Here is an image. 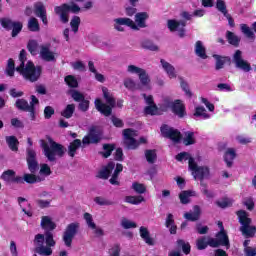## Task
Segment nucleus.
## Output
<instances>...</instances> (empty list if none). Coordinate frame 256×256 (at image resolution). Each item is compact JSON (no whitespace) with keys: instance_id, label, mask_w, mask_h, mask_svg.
<instances>
[{"instance_id":"obj_1","label":"nucleus","mask_w":256,"mask_h":256,"mask_svg":"<svg viewBox=\"0 0 256 256\" xmlns=\"http://www.w3.org/2000/svg\"><path fill=\"white\" fill-rule=\"evenodd\" d=\"M41 227L44 229V234H36L34 238L35 253L41 256L53 255V249L57 242L53 238V231L57 229V224L49 218V216H43L41 220Z\"/></svg>"},{"instance_id":"obj_2","label":"nucleus","mask_w":256,"mask_h":256,"mask_svg":"<svg viewBox=\"0 0 256 256\" xmlns=\"http://www.w3.org/2000/svg\"><path fill=\"white\" fill-rule=\"evenodd\" d=\"M20 65L16 67L17 73L24 77L26 81H30V83H35L39 81L41 77V73H43V67L35 66L33 61L29 60L26 65L25 61H27V51L22 49L19 54Z\"/></svg>"},{"instance_id":"obj_3","label":"nucleus","mask_w":256,"mask_h":256,"mask_svg":"<svg viewBox=\"0 0 256 256\" xmlns=\"http://www.w3.org/2000/svg\"><path fill=\"white\" fill-rule=\"evenodd\" d=\"M50 143H47L44 139L40 140V147L42 148L43 154L50 161V163H55L57 161V157H64L65 151L67 149L60 143L55 142L52 138H48ZM57 155V157H56Z\"/></svg>"},{"instance_id":"obj_4","label":"nucleus","mask_w":256,"mask_h":256,"mask_svg":"<svg viewBox=\"0 0 256 256\" xmlns=\"http://www.w3.org/2000/svg\"><path fill=\"white\" fill-rule=\"evenodd\" d=\"M102 93L106 103L101 98H96L94 101L95 109L104 117H111L113 115V108L117 105V100H115V97H113V94L109 92L107 87L102 88Z\"/></svg>"},{"instance_id":"obj_5","label":"nucleus","mask_w":256,"mask_h":256,"mask_svg":"<svg viewBox=\"0 0 256 256\" xmlns=\"http://www.w3.org/2000/svg\"><path fill=\"white\" fill-rule=\"evenodd\" d=\"M26 162L28 169L31 174H24V182L29 185H34V183H41L43 179L33 173H37L39 169V162L37 161V152L32 148L26 149Z\"/></svg>"},{"instance_id":"obj_6","label":"nucleus","mask_w":256,"mask_h":256,"mask_svg":"<svg viewBox=\"0 0 256 256\" xmlns=\"http://www.w3.org/2000/svg\"><path fill=\"white\" fill-rule=\"evenodd\" d=\"M149 19V14L147 12H139L135 15V22L130 18H117L115 19V23L118 25H126V27H130V29H133L134 31H139L140 29H145L147 27V24L145 23Z\"/></svg>"},{"instance_id":"obj_7","label":"nucleus","mask_w":256,"mask_h":256,"mask_svg":"<svg viewBox=\"0 0 256 256\" xmlns=\"http://www.w3.org/2000/svg\"><path fill=\"white\" fill-rule=\"evenodd\" d=\"M69 11H71L72 13H79V11H81V8L75 3H72V5L64 3L54 8V13H56V15H59L61 23L64 24L69 23Z\"/></svg>"},{"instance_id":"obj_8","label":"nucleus","mask_w":256,"mask_h":256,"mask_svg":"<svg viewBox=\"0 0 256 256\" xmlns=\"http://www.w3.org/2000/svg\"><path fill=\"white\" fill-rule=\"evenodd\" d=\"M189 169L192 171V175L194 179H199V181H203L204 179H208L211 175V170L208 166H198L197 162H195L194 158L189 159Z\"/></svg>"},{"instance_id":"obj_9","label":"nucleus","mask_w":256,"mask_h":256,"mask_svg":"<svg viewBox=\"0 0 256 256\" xmlns=\"http://www.w3.org/2000/svg\"><path fill=\"white\" fill-rule=\"evenodd\" d=\"M101 139H103V131L97 128V126H92L88 131V135L83 137L82 144L97 145L98 143H101Z\"/></svg>"},{"instance_id":"obj_10","label":"nucleus","mask_w":256,"mask_h":256,"mask_svg":"<svg viewBox=\"0 0 256 256\" xmlns=\"http://www.w3.org/2000/svg\"><path fill=\"white\" fill-rule=\"evenodd\" d=\"M160 132L162 137H165V139H170L173 141V143H180L181 139H183V134H181V131L173 127H169L167 124H163L160 127Z\"/></svg>"},{"instance_id":"obj_11","label":"nucleus","mask_w":256,"mask_h":256,"mask_svg":"<svg viewBox=\"0 0 256 256\" xmlns=\"http://www.w3.org/2000/svg\"><path fill=\"white\" fill-rule=\"evenodd\" d=\"M79 227L78 222H73L67 225L62 236L63 242L67 247L73 245V239H75V235L79 233Z\"/></svg>"},{"instance_id":"obj_12","label":"nucleus","mask_w":256,"mask_h":256,"mask_svg":"<svg viewBox=\"0 0 256 256\" xmlns=\"http://www.w3.org/2000/svg\"><path fill=\"white\" fill-rule=\"evenodd\" d=\"M215 237L216 238L210 237V245H213V249H217L219 247H226V249H229V247H231L227 231H219L216 233Z\"/></svg>"},{"instance_id":"obj_13","label":"nucleus","mask_w":256,"mask_h":256,"mask_svg":"<svg viewBox=\"0 0 256 256\" xmlns=\"http://www.w3.org/2000/svg\"><path fill=\"white\" fill-rule=\"evenodd\" d=\"M167 27L171 33L178 31V36L183 39L185 37V27H187V21L170 19L167 21Z\"/></svg>"},{"instance_id":"obj_14","label":"nucleus","mask_w":256,"mask_h":256,"mask_svg":"<svg viewBox=\"0 0 256 256\" xmlns=\"http://www.w3.org/2000/svg\"><path fill=\"white\" fill-rule=\"evenodd\" d=\"M128 73H134L138 75L141 85L143 87L149 86V83H151V78H149V74H147V71L143 68L137 67L135 65H129L127 68Z\"/></svg>"},{"instance_id":"obj_15","label":"nucleus","mask_w":256,"mask_h":256,"mask_svg":"<svg viewBox=\"0 0 256 256\" xmlns=\"http://www.w3.org/2000/svg\"><path fill=\"white\" fill-rule=\"evenodd\" d=\"M233 62L237 69H241L244 73H249L253 68L247 60H243V52L241 50H236L233 55Z\"/></svg>"},{"instance_id":"obj_16","label":"nucleus","mask_w":256,"mask_h":256,"mask_svg":"<svg viewBox=\"0 0 256 256\" xmlns=\"http://www.w3.org/2000/svg\"><path fill=\"white\" fill-rule=\"evenodd\" d=\"M124 145L127 149L135 150L139 147V142L134 138L135 130L128 128L123 130Z\"/></svg>"},{"instance_id":"obj_17","label":"nucleus","mask_w":256,"mask_h":256,"mask_svg":"<svg viewBox=\"0 0 256 256\" xmlns=\"http://www.w3.org/2000/svg\"><path fill=\"white\" fill-rule=\"evenodd\" d=\"M33 13L38 19H41L43 25H49V19H47V7L43 2L34 3Z\"/></svg>"},{"instance_id":"obj_18","label":"nucleus","mask_w":256,"mask_h":256,"mask_svg":"<svg viewBox=\"0 0 256 256\" xmlns=\"http://www.w3.org/2000/svg\"><path fill=\"white\" fill-rule=\"evenodd\" d=\"M84 219L89 229H92V231H94V235H96V237H103V235H105V231H103L102 228L97 227V224L93 222V216L90 213H84Z\"/></svg>"},{"instance_id":"obj_19","label":"nucleus","mask_w":256,"mask_h":256,"mask_svg":"<svg viewBox=\"0 0 256 256\" xmlns=\"http://www.w3.org/2000/svg\"><path fill=\"white\" fill-rule=\"evenodd\" d=\"M115 167H117V165H115V162L110 161L107 163L106 166H104L96 175V177L98 179H104L107 180L109 179V177H111V173H113V170H115Z\"/></svg>"},{"instance_id":"obj_20","label":"nucleus","mask_w":256,"mask_h":256,"mask_svg":"<svg viewBox=\"0 0 256 256\" xmlns=\"http://www.w3.org/2000/svg\"><path fill=\"white\" fill-rule=\"evenodd\" d=\"M172 109V113H174V115H176V117H179V119H183V117H185V115H187L186 112V108H185V104L181 103V100H175L172 103L171 106Z\"/></svg>"},{"instance_id":"obj_21","label":"nucleus","mask_w":256,"mask_h":256,"mask_svg":"<svg viewBox=\"0 0 256 256\" xmlns=\"http://www.w3.org/2000/svg\"><path fill=\"white\" fill-rule=\"evenodd\" d=\"M184 219L191 221L192 223L199 221L201 219V207L199 205H195L193 207V211L184 213Z\"/></svg>"},{"instance_id":"obj_22","label":"nucleus","mask_w":256,"mask_h":256,"mask_svg":"<svg viewBox=\"0 0 256 256\" xmlns=\"http://www.w3.org/2000/svg\"><path fill=\"white\" fill-rule=\"evenodd\" d=\"M213 59H215V69L216 71H220V69H223L225 65H231V57L229 56H221L219 54H213Z\"/></svg>"},{"instance_id":"obj_23","label":"nucleus","mask_w":256,"mask_h":256,"mask_svg":"<svg viewBox=\"0 0 256 256\" xmlns=\"http://www.w3.org/2000/svg\"><path fill=\"white\" fill-rule=\"evenodd\" d=\"M237 158V152L235 148H227L224 153V162L228 168L233 167V161Z\"/></svg>"},{"instance_id":"obj_24","label":"nucleus","mask_w":256,"mask_h":256,"mask_svg":"<svg viewBox=\"0 0 256 256\" xmlns=\"http://www.w3.org/2000/svg\"><path fill=\"white\" fill-rule=\"evenodd\" d=\"M123 173V164L121 163H117L116 167L114 168V172L111 176V178L109 179V183L111 185H121V182L119 181V174Z\"/></svg>"},{"instance_id":"obj_25","label":"nucleus","mask_w":256,"mask_h":256,"mask_svg":"<svg viewBox=\"0 0 256 256\" xmlns=\"http://www.w3.org/2000/svg\"><path fill=\"white\" fill-rule=\"evenodd\" d=\"M196 247L198 251H204L207 247H212L213 244H211V236H202L196 240Z\"/></svg>"},{"instance_id":"obj_26","label":"nucleus","mask_w":256,"mask_h":256,"mask_svg":"<svg viewBox=\"0 0 256 256\" xmlns=\"http://www.w3.org/2000/svg\"><path fill=\"white\" fill-rule=\"evenodd\" d=\"M194 53L200 59H207L209 57L207 56V49L205 48L201 40L196 41Z\"/></svg>"},{"instance_id":"obj_27","label":"nucleus","mask_w":256,"mask_h":256,"mask_svg":"<svg viewBox=\"0 0 256 256\" xmlns=\"http://www.w3.org/2000/svg\"><path fill=\"white\" fill-rule=\"evenodd\" d=\"M160 63L164 69V71L167 73L169 79H176L177 73L175 72V67L171 65V63L165 61V59H161Z\"/></svg>"},{"instance_id":"obj_28","label":"nucleus","mask_w":256,"mask_h":256,"mask_svg":"<svg viewBox=\"0 0 256 256\" xmlns=\"http://www.w3.org/2000/svg\"><path fill=\"white\" fill-rule=\"evenodd\" d=\"M83 141L81 139H74L68 146V155L73 159L77 155V149L81 147Z\"/></svg>"},{"instance_id":"obj_29","label":"nucleus","mask_w":256,"mask_h":256,"mask_svg":"<svg viewBox=\"0 0 256 256\" xmlns=\"http://www.w3.org/2000/svg\"><path fill=\"white\" fill-rule=\"evenodd\" d=\"M236 215L239 219V223L242 225L241 227H249V225H251V218H249L247 211L239 210L236 212Z\"/></svg>"},{"instance_id":"obj_30","label":"nucleus","mask_w":256,"mask_h":256,"mask_svg":"<svg viewBox=\"0 0 256 256\" xmlns=\"http://www.w3.org/2000/svg\"><path fill=\"white\" fill-rule=\"evenodd\" d=\"M196 193L193 190H184L179 194L180 203L182 205H187L191 203L189 197H195Z\"/></svg>"},{"instance_id":"obj_31","label":"nucleus","mask_w":256,"mask_h":256,"mask_svg":"<svg viewBox=\"0 0 256 256\" xmlns=\"http://www.w3.org/2000/svg\"><path fill=\"white\" fill-rule=\"evenodd\" d=\"M140 237L147 243V245H155V241L151 237V234L149 233V230L146 227L141 226L140 227Z\"/></svg>"},{"instance_id":"obj_32","label":"nucleus","mask_w":256,"mask_h":256,"mask_svg":"<svg viewBox=\"0 0 256 256\" xmlns=\"http://www.w3.org/2000/svg\"><path fill=\"white\" fill-rule=\"evenodd\" d=\"M40 56L44 61H55V55L53 52H51V50H49V47L47 46H41Z\"/></svg>"},{"instance_id":"obj_33","label":"nucleus","mask_w":256,"mask_h":256,"mask_svg":"<svg viewBox=\"0 0 256 256\" xmlns=\"http://www.w3.org/2000/svg\"><path fill=\"white\" fill-rule=\"evenodd\" d=\"M226 39L229 45H232L233 47H239V43H241V38L229 30L226 32Z\"/></svg>"},{"instance_id":"obj_34","label":"nucleus","mask_w":256,"mask_h":256,"mask_svg":"<svg viewBox=\"0 0 256 256\" xmlns=\"http://www.w3.org/2000/svg\"><path fill=\"white\" fill-rule=\"evenodd\" d=\"M75 114V104H68L63 109V111L60 112L61 117H64V119H71L73 115Z\"/></svg>"},{"instance_id":"obj_35","label":"nucleus","mask_w":256,"mask_h":256,"mask_svg":"<svg viewBox=\"0 0 256 256\" xmlns=\"http://www.w3.org/2000/svg\"><path fill=\"white\" fill-rule=\"evenodd\" d=\"M28 30H30L32 33H39L41 31V26L39 25V20L35 17H31L28 20Z\"/></svg>"},{"instance_id":"obj_36","label":"nucleus","mask_w":256,"mask_h":256,"mask_svg":"<svg viewBox=\"0 0 256 256\" xmlns=\"http://www.w3.org/2000/svg\"><path fill=\"white\" fill-rule=\"evenodd\" d=\"M176 247L177 249H182L184 255H189V253H191V244H189V242H185L183 239H178L176 241Z\"/></svg>"},{"instance_id":"obj_37","label":"nucleus","mask_w":256,"mask_h":256,"mask_svg":"<svg viewBox=\"0 0 256 256\" xmlns=\"http://www.w3.org/2000/svg\"><path fill=\"white\" fill-rule=\"evenodd\" d=\"M6 143L11 151H19V140L15 136H7Z\"/></svg>"},{"instance_id":"obj_38","label":"nucleus","mask_w":256,"mask_h":256,"mask_svg":"<svg viewBox=\"0 0 256 256\" xmlns=\"http://www.w3.org/2000/svg\"><path fill=\"white\" fill-rule=\"evenodd\" d=\"M15 107L19 111H24V113H27L28 110L31 108V106L29 105V102L26 99H23V98L16 100Z\"/></svg>"},{"instance_id":"obj_39","label":"nucleus","mask_w":256,"mask_h":256,"mask_svg":"<svg viewBox=\"0 0 256 256\" xmlns=\"http://www.w3.org/2000/svg\"><path fill=\"white\" fill-rule=\"evenodd\" d=\"M103 150L104 151L100 152V155H102L104 159H109L113 151H115V144H103Z\"/></svg>"},{"instance_id":"obj_40","label":"nucleus","mask_w":256,"mask_h":256,"mask_svg":"<svg viewBox=\"0 0 256 256\" xmlns=\"http://www.w3.org/2000/svg\"><path fill=\"white\" fill-rule=\"evenodd\" d=\"M185 137L183 138V144L186 147H189V145H195V133L191 131H187L184 133Z\"/></svg>"},{"instance_id":"obj_41","label":"nucleus","mask_w":256,"mask_h":256,"mask_svg":"<svg viewBox=\"0 0 256 256\" xmlns=\"http://www.w3.org/2000/svg\"><path fill=\"white\" fill-rule=\"evenodd\" d=\"M64 81L70 89H77V87H79V82L77 81V78H75V76L73 75L66 76L64 78Z\"/></svg>"},{"instance_id":"obj_42","label":"nucleus","mask_w":256,"mask_h":256,"mask_svg":"<svg viewBox=\"0 0 256 256\" xmlns=\"http://www.w3.org/2000/svg\"><path fill=\"white\" fill-rule=\"evenodd\" d=\"M68 95H70L72 97L73 101H75L76 103L83 101V99L85 98V95L83 93H81L80 91L75 90V89H70L68 91Z\"/></svg>"},{"instance_id":"obj_43","label":"nucleus","mask_w":256,"mask_h":256,"mask_svg":"<svg viewBox=\"0 0 256 256\" xmlns=\"http://www.w3.org/2000/svg\"><path fill=\"white\" fill-rule=\"evenodd\" d=\"M145 201L143 196H126L125 202L130 203V205H139Z\"/></svg>"},{"instance_id":"obj_44","label":"nucleus","mask_w":256,"mask_h":256,"mask_svg":"<svg viewBox=\"0 0 256 256\" xmlns=\"http://www.w3.org/2000/svg\"><path fill=\"white\" fill-rule=\"evenodd\" d=\"M15 71H17V68H15V60L13 58L8 59V63L6 66V74L8 77H14Z\"/></svg>"},{"instance_id":"obj_45","label":"nucleus","mask_w":256,"mask_h":256,"mask_svg":"<svg viewBox=\"0 0 256 256\" xmlns=\"http://www.w3.org/2000/svg\"><path fill=\"white\" fill-rule=\"evenodd\" d=\"M194 117H202V119H209L211 115L207 114V110L203 106L195 108Z\"/></svg>"},{"instance_id":"obj_46","label":"nucleus","mask_w":256,"mask_h":256,"mask_svg":"<svg viewBox=\"0 0 256 256\" xmlns=\"http://www.w3.org/2000/svg\"><path fill=\"white\" fill-rule=\"evenodd\" d=\"M27 49L33 57L37 55V49H39V43H37V40H29L27 44Z\"/></svg>"},{"instance_id":"obj_47","label":"nucleus","mask_w":256,"mask_h":256,"mask_svg":"<svg viewBox=\"0 0 256 256\" xmlns=\"http://www.w3.org/2000/svg\"><path fill=\"white\" fill-rule=\"evenodd\" d=\"M145 157L146 161L150 164L153 165L157 161V152L156 150H145Z\"/></svg>"},{"instance_id":"obj_48","label":"nucleus","mask_w":256,"mask_h":256,"mask_svg":"<svg viewBox=\"0 0 256 256\" xmlns=\"http://www.w3.org/2000/svg\"><path fill=\"white\" fill-rule=\"evenodd\" d=\"M240 29L247 39H255V33L247 24H241Z\"/></svg>"},{"instance_id":"obj_49","label":"nucleus","mask_w":256,"mask_h":256,"mask_svg":"<svg viewBox=\"0 0 256 256\" xmlns=\"http://www.w3.org/2000/svg\"><path fill=\"white\" fill-rule=\"evenodd\" d=\"M180 80V87L184 91L185 95L191 99L193 97V92L189 89V84L183 79V77H179Z\"/></svg>"},{"instance_id":"obj_50","label":"nucleus","mask_w":256,"mask_h":256,"mask_svg":"<svg viewBox=\"0 0 256 256\" xmlns=\"http://www.w3.org/2000/svg\"><path fill=\"white\" fill-rule=\"evenodd\" d=\"M240 231L243 233V235H246L247 237H254L256 233V227L248 225L241 227Z\"/></svg>"},{"instance_id":"obj_51","label":"nucleus","mask_w":256,"mask_h":256,"mask_svg":"<svg viewBox=\"0 0 256 256\" xmlns=\"http://www.w3.org/2000/svg\"><path fill=\"white\" fill-rule=\"evenodd\" d=\"M145 115H159V108L157 104H150L144 108Z\"/></svg>"},{"instance_id":"obj_52","label":"nucleus","mask_w":256,"mask_h":256,"mask_svg":"<svg viewBox=\"0 0 256 256\" xmlns=\"http://www.w3.org/2000/svg\"><path fill=\"white\" fill-rule=\"evenodd\" d=\"M81 25V18L79 16H73L70 21V27L74 33L79 31V26Z\"/></svg>"},{"instance_id":"obj_53","label":"nucleus","mask_w":256,"mask_h":256,"mask_svg":"<svg viewBox=\"0 0 256 256\" xmlns=\"http://www.w3.org/2000/svg\"><path fill=\"white\" fill-rule=\"evenodd\" d=\"M216 9L217 11L222 13V15H227L229 13V11L227 10V4L225 3L224 0L216 1Z\"/></svg>"},{"instance_id":"obj_54","label":"nucleus","mask_w":256,"mask_h":256,"mask_svg":"<svg viewBox=\"0 0 256 256\" xmlns=\"http://www.w3.org/2000/svg\"><path fill=\"white\" fill-rule=\"evenodd\" d=\"M0 23L3 29H6V31H11V29H13V25L15 24V22H13V20L10 18H1Z\"/></svg>"},{"instance_id":"obj_55","label":"nucleus","mask_w":256,"mask_h":256,"mask_svg":"<svg viewBox=\"0 0 256 256\" xmlns=\"http://www.w3.org/2000/svg\"><path fill=\"white\" fill-rule=\"evenodd\" d=\"M124 87H126L128 91H136V89H139L137 87V83H135V80L131 78H126L124 80Z\"/></svg>"},{"instance_id":"obj_56","label":"nucleus","mask_w":256,"mask_h":256,"mask_svg":"<svg viewBox=\"0 0 256 256\" xmlns=\"http://www.w3.org/2000/svg\"><path fill=\"white\" fill-rule=\"evenodd\" d=\"M94 202L97 204V205H100V206H109V205H115V202L113 201H110L104 197H101V196H97L94 198Z\"/></svg>"},{"instance_id":"obj_57","label":"nucleus","mask_w":256,"mask_h":256,"mask_svg":"<svg viewBox=\"0 0 256 256\" xmlns=\"http://www.w3.org/2000/svg\"><path fill=\"white\" fill-rule=\"evenodd\" d=\"M21 31H23V23L14 22V24L12 26L11 36L12 37H17V35H19L21 33Z\"/></svg>"},{"instance_id":"obj_58","label":"nucleus","mask_w":256,"mask_h":256,"mask_svg":"<svg viewBox=\"0 0 256 256\" xmlns=\"http://www.w3.org/2000/svg\"><path fill=\"white\" fill-rule=\"evenodd\" d=\"M132 189L139 195H143V193H145V191H147L145 184H141L139 182H133Z\"/></svg>"},{"instance_id":"obj_59","label":"nucleus","mask_w":256,"mask_h":256,"mask_svg":"<svg viewBox=\"0 0 256 256\" xmlns=\"http://www.w3.org/2000/svg\"><path fill=\"white\" fill-rule=\"evenodd\" d=\"M143 49H148V51H159V47L155 45L151 40H144L142 42Z\"/></svg>"},{"instance_id":"obj_60","label":"nucleus","mask_w":256,"mask_h":256,"mask_svg":"<svg viewBox=\"0 0 256 256\" xmlns=\"http://www.w3.org/2000/svg\"><path fill=\"white\" fill-rule=\"evenodd\" d=\"M89 105H91V102L84 98L79 102L78 109L82 111V113H87V111H89Z\"/></svg>"},{"instance_id":"obj_61","label":"nucleus","mask_w":256,"mask_h":256,"mask_svg":"<svg viewBox=\"0 0 256 256\" xmlns=\"http://www.w3.org/2000/svg\"><path fill=\"white\" fill-rule=\"evenodd\" d=\"M14 177L15 172L13 170H6L1 175V179H3V181H6L7 183H10Z\"/></svg>"},{"instance_id":"obj_62","label":"nucleus","mask_w":256,"mask_h":256,"mask_svg":"<svg viewBox=\"0 0 256 256\" xmlns=\"http://www.w3.org/2000/svg\"><path fill=\"white\" fill-rule=\"evenodd\" d=\"M121 225L123 229H137V223L128 220L127 218H123L121 221Z\"/></svg>"},{"instance_id":"obj_63","label":"nucleus","mask_w":256,"mask_h":256,"mask_svg":"<svg viewBox=\"0 0 256 256\" xmlns=\"http://www.w3.org/2000/svg\"><path fill=\"white\" fill-rule=\"evenodd\" d=\"M109 256H120L121 255V244L116 243L108 251Z\"/></svg>"},{"instance_id":"obj_64","label":"nucleus","mask_w":256,"mask_h":256,"mask_svg":"<svg viewBox=\"0 0 256 256\" xmlns=\"http://www.w3.org/2000/svg\"><path fill=\"white\" fill-rule=\"evenodd\" d=\"M195 229L198 235H207L209 233V226H203L201 223H196Z\"/></svg>"}]
</instances>
